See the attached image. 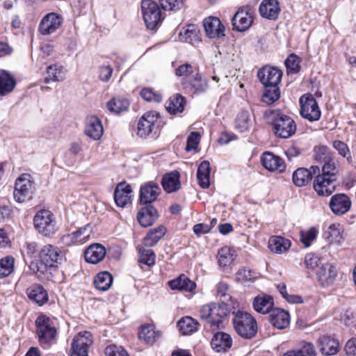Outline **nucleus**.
<instances>
[{"label": "nucleus", "instance_id": "obj_54", "mask_svg": "<svg viewBox=\"0 0 356 356\" xmlns=\"http://www.w3.org/2000/svg\"><path fill=\"white\" fill-rule=\"evenodd\" d=\"M332 156V154L327 146L322 145L314 149V158L316 162L323 163Z\"/></svg>", "mask_w": 356, "mask_h": 356}, {"label": "nucleus", "instance_id": "obj_28", "mask_svg": "<svg viewBox=\"0 0 356 356\" xmlns=\"http://www.w3.org/2000/svg\"><path fill=\"white\" fill-rule=\"evenodd\" d=\"M106 254V248L100 243H93L88 246L84 252L86 262L92 264L99 263Z\"/></svg>", "mask_w": 356, "mask_h": 356}, {"label": "nucleus", "instance_id": "obj_30", "mask_svg": "<svg viewBox=\"0 0 356 356\" xmlns=\"http://www.w3.org/2000/svg\"><path fill=\"white\" fill-rule=\"evenodd\" d=\"M161 185L168 193L178 191L181 188L180 173L177 170H173L165 174L161 179Z\"/></svg>", "mask_w": 356, "mask_h": 356}, {"label": "nucleus", "instance_id": "obj_45", "mask_svg": "<svg viewBox=\"0 0 356 356\" xmlns=\"http://www.w3.org/2000/svg\"><path fill=\"white\" fill-rule=\"evenodd\" d=\"M112 282L113 276L107 271L99 273L94 280L95 288L102 291H107L111 287Z\"/></svg>", "mask_w": 356, "mask_h": 356}, {"label": "nucleus", "instance_id": "obj_24", "mask_svg": "<svg viewBox=\"0 0 356 356\" xmlns=\"http://www.w3.org/2000/svg\"><path fill=\"white\" fill-rule=\"evenodd\" d=\"M157 219V210L152 204L144 205L137 213L138 222L143 227L151 226Z\"/></svg>", "mask_w": 356, "mask_h": 356}, {"label": "nucleus", "instance_id": "obj_22", "mask_svg": "<svg viewBox=\"0 0 356 356\" xmlns=\"http://www.w3.org/2000/svg\"><path fill=\"white\" fill-rule=\"evenodd\" d=\"M232 24L233 29L238 32H244L250 29L252 22L253 18L250 13L243 10L239 9L232 17Z\"/></svg>", "mask_w": 356, "mask_h": 356}, {"label": "nucleus", "instance_id": "obj_20", "mask_svg": "<svg viewBox=\"0 0 356 356\" xmlns=\"http://www.w3.org/2000/svg\"><path fill=\"white\" fill-rule=\"evenodd\" d=\"M132 188L131 186L125 181L119 183L114 191V200L116 205L124 208L127 204L131 203Z\"/></svg>", "mask_w": 356, "mask_h": 356}, {"label": "nucleus", "instance_id": "obj_35", "mask_svg": "<svg viewBox=\"0 0 356 356\" xmlns=\"http://www.w3.org/2000/svg\"><path fill=\"white\" fill-rule=\"evenodd\" d=\"M16 86V80L10 72L0 71V95L5 96L10 93Z\"/></svg>", "mask_w": 356, "mask_h": 356}, {"label": "nucleus", "instance_id": "obj_63", "mask_svg": "<svg viewBox=\"0 0 356 356\" xmlns=\"http://www.w3.org/2000/svg\"><path fill=\"white\" fill-rule=\"evenodd\" d=\"M217 293L218 296H220V302H227L228 301H232V296L227 293V291L229 289V285L224 282H219L217 286Z\"/></svg>", "mask_w": 356, "mask_h": 356}, {"label": "nucleus", "instance_id": "obj_47", "mask_svg": "<svg viewBox=\"0 0 356 356\" xmlns=\"http://www.w3.org/2000/svg\"><path fill=\"white\" fill-rule=\"evenodd\" d=\"M323 237L330 243L339 242L342 238L340 225L331 224L327 229L324 230Z\"/></svg>", "mask_w": 356, "mask_h": 356}, {"label": "nucleus", "instance_id": "obj_38", "mask_svg": "<svg viewBox=\"0 0 356 356\" xmlns=\"http://www.w3.org/2000/svg\"><path fill=\"white\" fill-rule=\"evenodd\" d=\"M280 84L263 86L261 101L268 105L277 102L281 96Z\"/></svg>", "mask_w": 356, "mask_h": 356}, {"label": "nucleus", "instance_id": "obj_34", "mask_svg": "<svg viewBox=\"0 0 356 356\" xmlns=\"http://www.w3.org/2000/svg\"><path fill=\"white\" fill-rule=\"evenodd\" d=\"M186 104V98L179 93L171 96L165 102V108L170 115H177L184 111Z\"/></svg>", "mask_w": 356, "mask_h": 356}, {"label": "nucleus", "instance_id": "obj_7", "mask_svg": "<svg viewBox=\"0 0 356 356\" xmlns=\"http://www.w3.org/2000/svg\"><path fill=\"white\" fill-rule=\"evenodd\" d=\"M161 6L153 0H142L141 10L146 27L149 30H155L164 19Z\"/></svg>", "mask_w": 356, "mask_h": 356}, {"label": "nucleus", "instance_id": "obj_51", "mask_svg": "<svg viewBox=\"0 0 356 356\" xmlns=\"http://www.w3.org/2000/svg\"><path fill=\"white\" fill-rule=\"evenodd\" d=\"M61 74V66L57 65H49L47 67V76L44 78V82L49 83L50 81H60L63 79Z\"/></svg>", "mask_w": 356, "mask_h": 356}, {"label": "nucleus", "instance_id": "obj_13", "mask_svg": "<svg viewBox=\"0 0 356 356\" xmlns=\"http://www.w3.org/2000/svg\"><path fill=\"white\" fill-rule=\"evenodd\" d=\"M282 75L281 70L270 65L264 66L257 72V77L262 86L280 84Z\"/></svg>", "mask_w": 356, "mask_h": 356}, {"label": "nucleus", "instance_id": "obj_15", "mask_svg": "<svg viewBox=\"0 0 356 356\" xmlns=\"http://www.w3.org/2000/svg\"><path fill=\"white\" fill-rule=\"evenodd\" d=\"M183 88L193 95H200L207 91L209 88L208 80L200 72H195L193 77L181 81Z\"/></svg>", "mask_w": 356, "mask_h": 356}, {"label": "nucleus", "instance_id": "obj_16", "mask_svg": "<svg viewBox=\"0 0 356 356\" xmlns=\"http://www.w3.org/2000/svg\"><path fill=\"white\" fill-rule=\"evenodd\" d=\"M352 202L350 198L345 193H337L330 200L329 207L336 216H342L350 209Z\"/></svg>", "mask_w": 356, "mask_h": 356}, {"label": "nucleus", "instance_id": "obj_11", "mask_svg": "<svg viewBox=\"0 0 356 356\" xmlns=\"http://www.w3.org/2000/svg\"><path fill=\"white\" fill-rule=\"evenodd\" d=\"M92 343L93 338L91 332H79L72 339L70 356H88V349Z\"/></svg>", "mask_w": 356, "mask_h": 356}, {"label": "nucleus", "instance_id": "obj_55", "mask_svg": "<svg viewBox=\"0 0 356 356\" xmlns=\"http://www.w3.org/2000/svg\"><path fill=\"white\" fill-rule=\"evenodd\" d=\"M322 166V174L318 173L316 174V176L318 177H331L337 178L336 175V166L334 161L333 156L328 159V161L324 162Z\"/></svg>", "mask_w": 356, "mask_h": 356}, {"label": "nucleus", "instance_id": "obj_57", "mask_svg": "<svg viewBox=\"0 0 356 356\" xmlns=\"http://www.w3.org/2000/svg\"><path fill=\"white\" fill-rule=\"evenodd\" d=\"M218 264L220 266L225 267L229 265L234 260L233 254L227 247L222 248L218 253Z\"/></svg>", "mask_w": 356, "mask_h": 356}, {"label": "nucleus", "instance_id": "obj_21", "mask_svg": "<svg viewBox=\"0 0 356 356\" xmlns=\"http://www.w3.org/2000/svg\"><path fill=\"white\" fill-rule=\"evenodd\" d=\"M320 353L326 356L337 355L340 350L339 341L328 335L320 337L317 341Z\"/></svg>", "mask_w": 356, "mask_h": 356}, {"label": "nucleus", "instance_id": "obj_43", "mask_svg": "<svg viewBox=\"0 0 356 356\" xmlns=\"http://www.w3.org/2000/svg\"><path fill=\"white\" fill-rule=\"evenodd\" d=\"M199 323L191 316L182 317L178 321L177 326L184 335H187L196 332Z\"/></svg>", "mask_w": 356, "mask_h": 356}, {"label": "nucleus", "instance_id": "obj_3", "mask_svg": "<svg viewBox=\"0 0 356 356\" xmlns=\"http://www.w3.org/2000/svg\"><path fill=\"white\" fill-rule=\"evenodd\" d=\"M264 119L272 126L273 131L277 138H289L296 131L297 126L295 121L280 110H266L264 113Z\"/></svg>", "mask_w": 356, "mask_h": 356}, {"label": "nucleus", "instance_id": "obj_32", "mask_svg": "<svg viewBox=\"0 0 356 356\" xmlns=\"http://www.w3.org/2000/svg\"><path fill=\"white\" fill-rule=\"evenodd\" d=\"M254 309L261 314H268L272 312L274 309V300L273 298L267 294L258 295L253 300Z\"/></svg>", "mask_w": 356, "mask_h": 356}, {"label": "nucleus", "instance_id": "obj_1", "mask_svg": "<svg viewBox=\"0 0 356 356\" xmlns=\"http://www.w3.org/2000/svg\"><path fill=\"white\" fill-rule=\"evenodd\" d=\"M232 305L227 302H210L203 305L200 310L201 321L204 326H209L212 330L223 327L224 322L231 313Z\"/></svg>", "mask_w": 356, "mask_h": 356}, {"label": "nucleus", "instance_id": "obj_41", "mask_svg": "<svg viewBox=\"0 0 356 356\" xmlns=\"http://www.w3.org/2000/svg\"><path fill=\"white\" fill-rule=\"evenodd\" d=\"M166 232V228L163 225H159L156 228L151 229L143 240V245L145 247L154 246L165 234Z\"/></svg>", "mask_w": 356, "mask_h": 356}, {"label": "nucleus", "instance_id": "obj_26", "mask_svg": "<svg viewBox=\"0 0 356 356\" xmlns=\"http://www.w3.org/2000/svg\"><path fill=\"white\" fill-rule=\"evenodd\" d=\"M261 163L263 167L269 171L277 170L282 172L285 170V164L283 159L270 152L263 153L261 156Z\"/></svg>", "mask_w": 356, "mask_h": 356}, {"label": "nucleus", "instance_id": "obj_36", "mask_svg": "<svg viewBox=\"0 0 356 356\" xmlns=\"http://www.w3.org/2000/svg\"><path fill=\"white\" fill-rule=\"evenodd\" d=\"M291 245L290 240L280 236H273L268 241V248L272 252L276 254L285 252Z\"/></svg>", "mask_w": 356, "mask_h": 356}, {"label": "nucleus", "instance_id": "obj_6", "mask_svg": "<svg viewBox=\"0 0 356 356\" xmlns=\"http://www.w3.org/2000/svg\"><path fill=\"white\" fill-rule=\"evenodd\" d=\"M161 116L156 111L145 113L138 122L137 135L143 138L153 134L156 137L159 132Z\"/></svg>", "mask_w": 356, "mask_h": 356}, {"label": "nucleus", "instance_id": "obj_33", "mask_svg": "<svg viewBox=\"0 0 356 356\" xmlns=\"http://www.w3.org/2000/svg\"><path fill=\"white\" fill-rule=\"evenodd\" d=\"M28 298L39 306H42L49 300L47 290L41 284H34L26 289Z\"/></svg>", "mask_w": 356, "mask_h": 356}, {"label": "nucleus", "instance_id": "obj_48", "mask_svg": "<svg viewBox=\"0 0 356 356\" xmlns=\"http://www.w3.org/2000/svg\"><path fill=\"white\" fill-rule=\"evenodd\" d=\"M251 125L250 113L247 111H242L238 113L235 120V127L241 133L247 131Z\"/></svg>", "mask_w": 356, "mask_h": 356}, {"label": "nucleus", "instance_id": "obj_10", "mask_svg": "<svg viewBox=\"0 0 356 356\" xmlns=\"http://www.w3.org/2000/svg\"><path fill=\"white\" fill-rule=\"evenodd\" d=\"M301 117L309 122L318 121L321 116V111L316 99L311 94L302 95L299 100Z\"/></svg>", "mask_w": 356, "mask_h": 356}, {"label": "nucleus", "instance_id": "obj_46", "mask_svg": "<svg viewBox=\"0 0 356 356\" xmlns=\"http://www.w3.org/2000/svg\"><path fill=\"white\" fill-rule=\"evenodd\" d=\"M197 72H199L198 67L188 63L181 64L175 70V75L182 78L181 81L188 80L191 77H193V75L195 74Z\"/></svg>", "mask_w": 356, "mask_h": 356}, {"label": "nucleus", "instance_id": "obj_53", "mask_svg": "<svg viewBox=\"0 0 356 356\" xmlns=\"http://www.w3.org/2000/svg\"><path fill=\"white\" fill-rule=\"evenodd\" d=\"M300 58L295 54H291L285 60V66L288 74H297L300 71Z\"/></svg>", "mask_w": 356, "mask_h": 356}, {"label": "nucleus", "instance_id": "obj_40", "mask_svg": "<svg viewBox=\"0 0 356 356\" xmlns=\"http://www.w3.org/2000/svg\"><path fill=\"white\" fill-rule=\"evenodd\" d=\"M259 277V272L246 267L240 268L235 273V280L241 284L252 283Z\"/></svg>", "mask_w": 356, "mask_h": 356}, {"label": "nucleus", "instance_id": "obj_12", "mask_svg": "<svg viewBox=\"0 0 356 356\" xmlns=\"http://www.w3.org/2000/svg\"><path fill=\"white\" fill-rule=\"evenodd\" d=\"M161 193L159 184L154 181H147L140 188L138 202L142 205L152 204Z\"/></svg>", "mask_w": 356, "mask_h": 356}, {"label": "nucleus", "instance_id": "obj_61", "mask_svg": "<svg viewBox=\"0 0 356 356\" xmlns=\"http://www.w3.org/2000/svg\"><path fill=\"white\" fill-rule=\"evenodd\" d=\"M140 95L146 102H154L159 103L162 101V96L156 93L152 88H144L141 90Z\"/></svg>", "mask_w": 356, "mask_h": 356}, {"label": "nucleus", "instance_id": "obj_59", "mask_svg": "<svg viewBox=\"0 0 356 356\" xmlns=\"http://www.w3.org/2000/svg\"><path fill=\"white\" fill-rule=\"evenodd\" d=\"M160 6L165 10L177 11L183 6L182 0H159Z\"/></svg>", "mask_w": 356, "mask_h": 356}, {"label": "nucleus", "instance_id": "obj_2", "mask_svg": "<svg viewBox=\"0 0 356 356\" xmlns=\"http://www.w3.org/2000/svg\"><path fill=\"white\" fill-rule=\"evenodd\" d=\"M65 261V254L60 249L51 244L44 245L39 251L38 260L35 264H31L33 270L41 274L51 273L59 265Z\"/></svg>", "mask_w": 356, "mask_h": 356}, {"label": "nucleus", "instance_id": "obj_25", "mask_svg": "<svg viewBox=\"0 0 356 356\" xmlns=\"http://www.w3.org/2000/svg\"><path fill=\"white\" fill-rule=\"evenodd\" d=\"M337 275L336 267L330 263L323 264L316 272L318 282L323 286L332 284Z\"/></svg>", "mask_w": 356, "mask_h": 356}, {"label": "nucleus", "instance_id": "obj_8", "mask_svg": "<svg viewBox=\"0 0 356 356\" xmlns=\"http://www.w3.org/2000/svg\"><path fill=\"white\" fill-rule=\"evenodd\" d=\"M35 229L44 236H51L56 231V222L54 214L49 210L38 211L33 218Z\"/></svg>", "mask_w": 356, "mask_h": 356}, {"label": "nucleus", "instance_id": "obj_5", "mask_svg": "<svg viewBox=\"0 0 356 356\" xmlns=\"http://www.w3.org/2000/svg\"><path fill=\"white\" fill-rule=\"evenodd\" d=\"M234 314L232 323L236 333L246 339L254 337L258 331L255 318L246 312L238 310Z\"/></svg>", "mask_w": 356, "mask_h": 356}, {"label": "nucleus", "instance_id": "obj_60", "mask_svg": "<svg viewBox=\"0 0 356 356\" xmlns=\"http://www.w3.org/2000/svg\"><path fill=\"white\" fill-rule=\"evenodd\" d=\"M294 350L298 356H315L316 354L314 345L306 341H303L300 348Z\"/></svg>", "mask_w": 356, "mask_h": 356}, {"label": "nucleus", "instance_id": "obj_37", "mask_svg": "<svg viewBox=\"0 0 356 356\" xmlns=\"http://www.w3.org/2000/svg\"><path fill=\"white\" fill-rule=\"evenodd\" d=\"M161 332L156 331L151 325H144L140 327L138 332V337L140 340L147 344L152 345L161 337Z\"/></svg>", "mask_w": 356, "mask_h": 356}, {"label": "nucleus", "instance_id": "obj_14", "mask_svg": "<svg viewBox=\"0 0 356 356\" xmlns=\"http://www.w3.org/2000/svg\"><path fill=\"white\" fill-rule=\"evenodd\" d=\"M206 35L210 39L220 40L225 36V28L217 17L209 16L203 21Z\"/></svg>", "mask_w": 356, "mask_h": 356}, {"label": "nucleus", "instance_id": "obj_9", "mask_svg": "<svg viewBox=\"0 0 356 356\" xmlns=\"http://www.w3.org/2000/svg\"><path fill=\"white\" fill-rule=\"evenodd\" d=\"M30 175L24 174L16 179L13 192L16 202L23 203L32 198L35 187L34 182L30 179Z\"/></svg>", "mask_w": 356, "mask_h": 356}, {"label": "nucleus", "instance_id": "obj_52", "mask_svg": "<svg viewBox=\"0 0 356 356\" xmlns=\"http://www.w3.org/2000/svg\"><path fill=\"white\" fill-rule=\"evenodd\" d=\"M180 35L185 39L186 42L192 44L200 40V31L194 24L188 25L184 33H181Z\"/></svg>", "mask_w": 356, "mask_h": 356}, {"label": "nucleus", "instance_id": "obj_19", "mask_svg": "<svg viewBox=\"0 0 356 356\" xmlns=\"http://www.w3.org/2000/svg\"><path fill=\"white\" fill-rule=\"evenodd\" d=\"M62 18L55 13L46 15L39 25V31L43 35L54 33L61 25Z\"/></svg>", "mask_w": 356, "mask_h": 356}, {"label": "nucleus", "instance_id": "obj_64", "mask_svg": "<svg viewBox=\"0 0 356 356\" xmlns=\"http://www.w3.org/2000/svg\"><path fill=\"white\" fill-rule=\"evenodd\" d=\"M104 353L106 356H129L126 350L114 344L108 346Z\"/></svg>", "mask_w": 356, "mask_h": 356}, {"label": "nucleus", "instance_id": "obj_17", "mask_svg": "<svg viewBox=\"0 0 356 356\" xmlns=\"http://www.w3.org/2000/svg\"><path fill=\"white\" fill-rule=\"evenodd\" d=\"M319 172L320 168L317 165H312L309 168H299L293 172L292 181L296 186L302 187L308 184Z\"/></svg>", "mask_w": 356, "mask_h": 356}, {"label": "nucleus", "instance_id": "obj_4", "mask_svg": "<svg viewBox=\"0 0 356 356\" xmlns=\"http://www.w3.org/2000/svg\"><path fill=\"white\" fill-rule=\"evenodd\" d=\"M38 342L44 348L56 343L57 330L54 321L44 314L39 315L35 322Z\"/></svg>", "mask_w": 356, "mask_h": 356}, {"label": "nucleus", "instance_id": "obj_62", "mask_svg": "<svg viewBox=\"0 0 356 356\" xmlns=\"http://www.w3.org/2000/svg\"><path fill=\"white\" fill-rule=\"evenodd\" d=\"M200 140V134L197 131H192L187 138L185 150L190 152L195 149Z\"/></svg>", "mask_w": 356, "mask_h": 356}, {"label": "nucleus", "instance_id": "obj_42", "mask_svg": "<svg viewBox=\"0 0 356 356\" xmlns=\"http://www.w3.org/2000/svg\"><path fill=\"white\" fill-rule=\"evenodd\" d=\"M168 284L171 289L179 291H192L196 287V284L184 275L170 280Z\"/></svg>", "mask_w": 356, "mask_h": 356}, {"label": "nucleus", "instance_id": "obj_44", "mask_svg": "<svg viewBox=\"0 0 356 356\" xmlns=\"http://www.w3.org/2000/svg\"><path fill=\"white\" fill-rule=\"evenodd\" d=\"M107 108L113 113H120L128 110L129 102L127 99L118 97H113L106 104Z\"/></svg>", "mask_w": 356, "mask_h": 356}, {"label": "nucleus", "instance_id": "obj_39", "mask_svg": "<svg viewBox=\"0 0 356 356\" xmlns=\"http://www.w3.org/2000/svg\"><path fill=\"white\" fill-rule=\"evenodd\" d=\"M211 166L208 161H202L197 170V179L202 188H208L210 186Z\"/></svg>", "mask_w": 356, "mask_h": 356}, {"label": "nucleus", "instance_id": "obj_29", "mask_svg": "<svg viewBox=\"0 0 356 356\" xmlns=\"http://www.w3.org/2000/svg\"><path fill=\"white\" fill-rule=\"evenodd\" d=\"M85 134L90 138L97 140L103 134V126L101 120L95 115L86 119Z\"/></svg>", "mask_w": 356, "mask_h": 356}, {"label": "nucleus", "instance_id": "obj_50", "mask_svg": "<svg viewBox=\"0 0 356 356\" xmlns=\"http://www.w3.org/2000/svg\"><path fill=\"white\" fill-rule=\"evenodd\" d=\"M137 250L140 254L138 262L147 266H152L155 264L156 254L152 249H145L143 247H138Z\"/></svg>", "mask_w": 356, "mask_h": 356}, {"label": "nucleus", "instance_id": "obj_27", "mask_svg": "<svg viewBox=\"0 0 356 356\" xmlns=\"http://www.w3.org/2000/svg\"><path fill=\"white\" fill-rule=\"evenodd\" d=\"M259 12L262 17L275 20L280 12V3L277 0H263L259 5Z\"/></svg>", "mask_w": 356, "mask_h": 356}, {"label": "nucleus", "instance_id": "obj_56", "mask_svg": "<svg viewBox=\"0 0 356 356\" xmlns=\"http://www.w3.org/2000/svg\"><path fill=\"white\" fill-rule=\"evenodd\" d=\"M332 146L341 156L346 158L348 163L353 162L351 154L347 144L343 141L336 140L333 141Z\"/></svg>", "mask_w": 356, "mask_h": 356}, {"label": "nucleus", "instance_id": "obj_23", "mask_svg": "<svg viewBox=\"0 0 356 356\" xmlns=\"http://www.w3.org/2000/svg\"><path fill=\"white\" fill-rule=\"evenodd\" d=\"M232 346L231 336L224 332H217L211 340V346L217 353H225Z\"/></svg>", "mask_w": 356, "mask_h": 356}, {"label": "nucleus", "instance_id": "obj_49", "mask_svg": "<svg viewBox=\"0 0 356 356\" xmlns=\"http://www.w3.org/2000/svg\"><path fill=\"white\" fill-rule=\"evenodd\" d=\"M15 259L8 255L0 259V279L8 277L14 270Z\"/></svg>", "mask_w": 356, "mask_h": 356}, {"label": "nucleus", "instance_id": "obj_18", "mask_svg": "<svg viewBox=\"0 0 356 356\" xmlns=\"http://www.w3.org/2000/svg\"><path fill=\"white\" fill-rule=\"evenodd\" d=\"M337 178L316 176L314 189L320 196H330L336 190Z\"/></svg>", "mask_w": 356, "mask_h": 356}, {"label": "nucleus", "instance_id": "obj_58", "mask_svg": "<svg viewBox=\"0 0 356 356\" xmlns=\"http://www.w3.org/2000/svg\"><path fill=\"white\" fill-rule=\"evenodd\" d=\"M317 229L312 227L307 231H302L300 232V241L305 245V247H309L311 245L312 241H314L317 236Z\"/></svg>", "mask_w": 356, "mask_h": 356}, {"label": "nucleus", "instance_id": "obj_31", "mask_svg": "<svg viewBox=\"0 0 356 356\" xmlns=\"http://www.w3.org/2000/svg\"><path fill=\"white\" fill-rule=\"evenodd\" d=\"M269 321L274 327L284 329L289 325V314L282 309L275 308L269 316Z\"/></svg>", "mask_w": 356, "mask_h": 356}]
</instances>
